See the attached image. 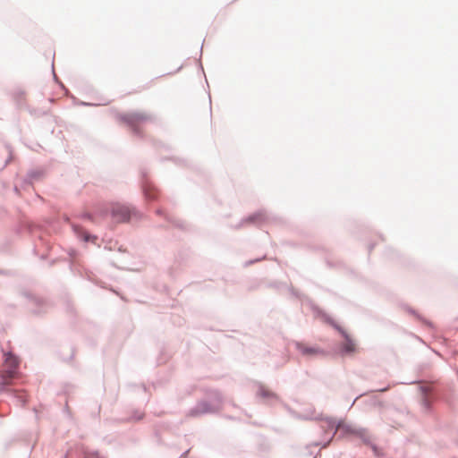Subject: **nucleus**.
<instances>
[{"mask_svg": "<svg viewBox=\"0 0 458 458\" xmlns=\"http://www.w3.org/2000/svg\"><path fill=\"white\" fill-rule=\"evenodd\" d=\"M4 367L6 369L1 374V383L7 385L14 377L18 367V359L12 353H4Z\"/></svg>", "mask_w": 458, "mask_h": 458, "instance_id": "f257e3e1", "label": "nucleus"}, {"mask_svg": "<svg viewBox=\"0 0 458 458\" xmlns=\"http://www.w3.org/2000/svg\"><path fill=\"white\" fill-rule=\"evenodd\" d=\"M115 222L122 223L131 219V210L125 206H116L112 211Z\"/></svg>", "mask_w": 458, "mask_h": 458, "instance_id": "7ed1b4c3", "label": "nucleus"}, {"mask_svg": "<svg viewBox=\"0 0 458 458\" xmlns=\"http://www.w3.org/2000/svg\"><path fill=\"white\" fill-rule=\"evenodd\" d=\"M335 327L342 334V335L344 338V343L343 344V350L346 352H354L356 351V344L354 340L351 337L349 334H347L346 331L342 329L338 326H335Z\"/></svg>", "mask_w": 458, "mask_h": 458, "instance_id": "20e7f679", "label": "nucleus"}, {"mask_svg": "<svg viewBox=\"0 0 458 458\" xmlns=\"http://www.w3.org/2000/svg\"><path fill=\"white\" fill-rule=\"evenodd\" d=\"M150 119V116L143 112H134L124 114L122 116L123 122L127 123L129 126L135 128L142 123Z\"/></svg>", "mask_w": 458, "mask_h": 458, "instance_id": "f03ea898", "label": "nucleus"}, {"mask_svg": "<svg viewBox=\"0 0 458 458\" xmlns=\"http://www.w3.org/2000/svg\"><path fill=\"white\" fill-rule=\"evenodd\" d=\"M341 427H342V425L339 423V424L337 425L336 428L338 429V428H340Z\"/></svg>", "mask_w": 458, "mask_h": 458, "instance_id": "6e6552de", "label": "nucleus"}, {"mask_svg": "<svg viewBox=\"0 0 458 458\" xmlns=\"http://www.w3.org/2000/svg\"><path fill=\"white\" fill-rule=\"evenodd\" d=\"M312 352L311 350H308V349H303L302 350L303 353H309V352Z\"/></svg>", "mask_w": 458, "mask_h": 458, "instance_id": "0eeeda50", "label": "nucleus"}, {"mask_svg": "<svg viewBox=\"0 0 458 458\" xmlns=\"http://www.w3.org/2000/svg\"><path fill=\"white\" fill-rule=\"evenodd\" d=\"M207 411H208V409L206 407H203L201 409V411H199L198 409H194L190 411V415L196 416V415H199L200 412H207Z\"/></svg>", "mask_w": 458, "mask_h": 458, "instance_id": "423d86ee", "label": "nucleus"}, {"mask_svg": "<svg viewBox=\"0 0 458 458\" xmlns=\"http://www.w3.org/2000/svg\"><path fill=\"white\" fill-rule=\"evenodd\" d=\"M145 195L149 199H155L157 197V191L149 186L145 189Z\"/></svg>", "mask_w": 458, "mask_h": 458, "instance_id": "39448f33", "label": "nucleus"}]
</instances>
